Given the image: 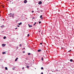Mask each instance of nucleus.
Here are the masks:
<instances>
[{"instance_id":"obj_28","label":"nucleus","mask_w":74,"mask_h":74,"mask_svg":"<svg viewBox=\"0 0 74 74\" xmlns=\"http://www.w3.org/2000/svg\"><path fill=\"white\" fill-rule=\"evenodd\" d=\"M40 44L41 45H42V43H40Z\"/></svg>"},{"instance_id":"obj_38","label":"nucleus","mask_w":74,"mask_h":74,"mask_svg":"<svg viewBox=\"0 0 74 74\" xmlns=\"http://www.w3.org/2000/svg\"><path fill=\"white\" fill-rule=\"evenodd\" d=\"M12 4H13V3H12Z\"/></svg>"},{"instance_id":"obj_12","label":"nucleus","mask_w":74,"mask_h":74,"mask_svg":"<svg viewBox=\"0 0 74 74\" xmlns=\"http://www.w3.org/2000/svg\"><path fill=\"white\" fill-rule=\"evenodd\" d=\"M6 38V37L4 36L3 37V39H5Z\"/></svg>"},{"instance_id":"obj_20","label":"nucleus","mask_w":74,"mask_h":74,"mask_svg":"<svg viewBox=\"0 0 74 74\" xmlns=\"http://www.w3.org/2000/svg\"><path fill=\"white\" fill-rule=\"evenodd\" d=\"M20 47H21V46H22V45L21 44H20V45H19Z\"/></svg>"},{"instance_id":"obj_16","label":"nucleus","mask_w":74,"mask_h":74,"mask_svg":"<svg viewBox=\"0 0 74 74\" xmlns=\"http://www.w3.org/2000/svg\"><path fill=\"white\" fill-rule=\"evenodd\" d=\"M41 60L42 61V60H43V57H42L41 58Z\"/></svg>"},{"instance_id":"obj_21","label":"nucleus","mask_w":74,"mask_h":74,"mask_svg":"<svg viewBox=\"0 0 74 74\" xmlns=\"http://www.w3.org/2000/svg\"><path fill=\"white\" fill-rule=\"evenodd\" d=\"M29 34H28L27 36V37H29Z\"/></svg>"},{"instance_id":"obj_3","label":"nucleus","mask_w":74,"mask_h":74,"mask_svg":"<svg viewBox=\"0 0 74 74\" xmlns=\"http://www.w3.org/2000/svg\"><path fill=\"white\" fill-rule=\"evenodd\" d=\"M28 25L29 27H32V26L31 25H29V24H28Z\"/></svg>"},{"instance_id":"obj_33","label":"nucleus","mask_w":74,"mask_h":74,"mask_svg":"<svg viewBox=\"0 0 74 74\" xmlns=\"http://www.w3.org/2000/svg\"><path fill=\"white\" fill-rule=\"evenodd\" d=\"M15 29H17V28H16Z\"/></svg>"},{"instance_id":"obj_40","label":"nucleus","mask_w":74,"mask_h":74,"mask_svg":"<svg viewBox=\"0 0 74 74\" xmlns=\"http://www.w3.org/2000/svg\"><path fill=\"white\" fill-rule=\"evenodd\" d=\"M22 50H23V49H22Z\"/></svg>"},{"instance_id":"obj_9","label":"nucleus","mask_w":74,"mask_h":74,"mask_svg":"<svg viewBox=\"0 0 74 74\" xmlns=\"http://www.w3.org/2000/svg\"><path fill=\"white\" fill-rule=\"evenodd\" d=\"M18 25H22V23H19Z\"/></svg>"},{"instance_id":"obj_30","label":"nucleus","mask_w":74,"mask_h":74,"mask_svg":"<svg viewBox=\"0 0 74 74\" xmlns=\"http://www.w3.org/2000/svg\"><path fill=\"white\" fill-rule=\"evenodd\" d=\"M41 74H43V73H42V72L41 73Z\"/></svg>"},{"instance_id":"obj_2","label":"nucleus","mask_w":74,"mask_h":74,"mask_svg":"<svg viewBox=\"0 0 74 74\" xmlns=\"http://www.w3.org/2000/svg\"><path fill=\"white\" fill-rule=\"evenodd\" d=\"M38 4L40 5L41 4H42V2L41 1H40L38 3Z\"/></svg>"},{"instance_id":"obj_1","label":"nucleus","mask_w":74,"mask_h":74,"mask_svg":"<svg viewBox=\"0 0 74 74\" xmlns=\"http://www.w3.org/2000/svg\"><path fill=\"white\" fill-rule=\"evenodd\" d=\"M27 2V1L26 0H25L24 1V3H25V4H26V3Z\"/></svg>"},{"instance_id":"obj_27","label":"nucleus","mask_w":74,"mask_h":74,"mask_svg":"<svg viewBox=\"0 0 74 74\" xmlns=\"http://www.w3.org/2000/svg\"><path fill=\"white\" fill-rule=\"evenodd\" d=\"M34 12V11H32V13H33V12Z\"/></svg>"},{"instance_id":"obj_22","label":"nucleus","mask_w":74,"mask_h":74,"mask_svg":"<svg viewBox=\"0 0 74 74\" xmlns=\"http://www.w3.org/2000/svg\"><path fill=\"white\" fill-rule=\"evenodd\" d=\"M41 32V29H39V32Z\"/></svg>"},{"instance_id":"obj_14","label":"nucleus","mask_w":74,"mask_h":74,"mask_svg":"<svg viewBox=\"0 0 74 74\" xmlns=\"http://www.w3.org/2000/svg\"><path fill=\"white\" fill-rule=\"evenodd\" d=\"M41 70H44V68H43V67H41Z\"/></svg>"},{"instance_id":"obj_36","label":"nucleus","mask_w":74,"mask_h":74,"mask_svg":"<svg viewBox=\"0 0 74 74\" xmlns=\"http://www.w3.org/2000/svg\"><path fill=\"white\" fill-rule=\"evenodd\" d=\"M4 19H3V21H4Z\"/></svg>"},{"instance_id":"obj_10","label":"nucleus","mask_w":74,"mask_h":74,"mask_svg":"<svg viewBox=\"0 0 74 74\" xmlns=\"http://www.w3.org/2000/svg\"><path fill=\"white\" fill-rule=\"evenodd\" d=\"M5 53H6L5 52H3L2 53V54H5Z\"/></svg>"},{"instance_id":"obj_35","label":"nucleus","mask_w":74,"mask_h":74,"mask_svg":"<svg viewBox=\"0 0 74 74\" xmlns=\"http://www.w3.org/2000/svg\"><path fill=\"white\" fill-rule=\"evenodd\" d=\"M11 13H10V15H11Z\"/></svg>"},{"instance_id":"obj_5","label":"nucleus","mask_w":74,"mask_h":74,"mask_svg":"<svg viewBox=\"0 0 74 74\" xmlns=\"http://www.w3.org/2000/svg\"><path fill=\"white\" fill-rule=\"evenodd\" d=\"M18 58H17L15 60V62H16V61H17V60H18Z\"/></svg>"},{"instance_id":"obj_15","label":"nucleus","mask_w":74,"mask_h":74,"mask_svg":"<svg viewBox=\"0 0 74 74\" xmlns=\"http://www.w3.org/2000/svg\"><path fill=\"white\" fill-rule=\"evenodd\" d=\"M73 60H72V59H71L70 60V62H73Z\"/></svg>"},{"instance_id":"obj_34","label":"nucleus","mask_w":74,"mask_h":74,"mask_svg":"<svg viewBox=\"0 0 74 74\" xmlns=\"http://www.w3.org/2000/svg\"><path fill=\"white\" fill-rule=\"evenodd\" d=\"M3 8H4V6H3Z\"/></svg>"},{"instance_id":"obj_41","label":"nucleus","mask_w":74,"mask_h":74,"mask_svg":"<svg viewBox=\"0 0 74 74\" xmlns=\"http://www.w3.org/2000/svg\"><path fill=\"white\" fill-rule=\"evenodd\" d=\"M7 1L8 0H7Z\"/></svg>"},{"instance_id":"obj_7","label":"nucleus","mask_w":74,"mask_h":74,"mask_svg":"<svg viewBox=\"0 0 74 74\" xmlns=\"http://www.w3.org/2000/svg\"><path fill=\"white\" fill-rule=\"evenodd\" d=\"M42 15H41L40 16V18L41 19H43V18H42Z\"/></svg>"},{"instance_id":"obj_31","label":"nucleus","mask_w":74,"mask_h":74,"mask_svg":"<svg viewBox=\"0 0 74 74\" xmlns=\"http://www.w3.org/2000/svg\"><path fill=\"white\" fill-rule=\"evenodd\" d=\"M17 27H19V25H18Z\"/></svg>"},{"instance_id":"obj_39","label":"nucleus","mask_w":74,"mask_h":74,"mask_svg":"<svg viewBox=\"0 0 74 74\" xmlns=\"http://www.w3.org/2000/svg\"><path fill=\"white\" fill-rule=\"evenodd\" d=\"M1 15H0V16H1Z\"/></svg>"},{"instance_id":"obj_24","label":"nucleus","mask_w":74,"mask_h":74,"mask_svg":"<svg viewBox=\"0 0 74 74\" xmlns=\"http://www.w3.org/2000/svg\"><path fill=\"white\" fill-rule=\"evenodd\" d=\"M23 53H25V51H23Z\"/></svg>"},{"instance_id":"obj_17","label":"nucleus","mask_w":74,"mask_h":74,"mask_svg":"<svg viewBox=\"0 0 74 74\" xmlns=\"http://www.w3.org/2000/svg\"><path fill=\"white\" fill-rule=\"evenodd\" d=\"M28 55H30V53H29L28 54Z\"/></svg>"},{"instance_id":"obj_6","label":"nucleus","mask_w":74,"mask_h":74,"mask_svg":"<svg viewBox=\"0 0 74 74\" xmlns=\"http://www.w3.org/2000/svg\"><path fill=\"white\" fill-rule=\"evenodd\" d=\"M2 47H5V45L4 44H2Z\"/></svg>"},{"instance_id":"obj_19","label":"nucleus","mask_w":74,"mask_h":74,"mask_svg":"<svg viewBox=\"0 0 74 74\" xmlns=\"http://www.w3.org/2000/svg\"><path fill=\"white\" fill-rule=\"evenodd\" d=\"M41 23V21H39V24H40V23Z\"/></svg>"},{"instance_id":"obj_29","label":"nucleus","mask_w":74,"mask_h":74,"mask_svg":"<svg viewBox=\"0 0 74 74\" xmlns=\"http://www.w3.org/2000/svg\"><path fill=\"white\" fill-rule=\"evenodd\" d=\"M23 49H25V48L24 47L23 48Z\"/></svg>"},{"instance_id":"obj_26","label":"nucleus","mask_w":74,"mask_h":74,"mask_svg":"<svg viewBox=\"0 0 74 74\" xmlns=\"http://www.w3.org/2000/svg\"><path fill=\"white\" fill-rule=\"evenodd\" d=\"M61 49H64V48H63V47H62Z\"/></svg>"},{"instance_id":"obj_32","label":"nucleus","mask_w":74,"mask_h":74,"mask_svg":"<svg viewBox=\"0 0 74 74\" xmlns=\"http://www.w3.org/2000/svg\"><path fill=\"white\" fill-rule=\"evenodd\" d=\"M70 51H71V50H70V51H68V52H70Z\"/></svg>"},{"instance_id":"obj_25","label":"nucleus","mask_w":74,"mask_h":74,"mask_svg":"<svg viewBox=\"0 0 74 74\" xmlns=\"http://www.w3.org/2000/svg\"><path fill=\"white\" fill-rule=\"evenodd\" d=\"M27 68H29V66H27Z\"/></svg>"},{"instance_id":"obj_37","label":"nucleus","mask_w":74,"mask_h":74,"mask_svg":"<svg viewBox=\"0 0 74 74\" xmlns=\"http://www.w3.org/2000/svg\"><path fill=\"white\" fill-rule=\"evenodd\" d=\"M11 16H10V17H11Z\"/></svg>"},{"instance_id":"obj_13","label":"nucleus","mask_w":74,"mask_h":74,"mask_svg":"<svg viewBox=\"0 0 74 74\" xmlns=\"http://www.w3.org/2000/svg\"><path fill=\"white\" fill-rule=\"evenodd\" d=\"M7 69H8L7 68V67H5V69L6 70H7Z\"/></svg>"},{"instance_id":"obj_8","label":"nucleus","mask_w":74,"mask_h":74,"mask_svg":"<svg viewBox=\"0 0 74 74\" xmlns=\"http://www.w3.org/2000/svg\"><path fill=\"white\" fill-rule=\"evenodd\" d=\"M4 27V26L3 25L1 26V27L2 28H3V27Z\"/></svg>"},{"instance_id":"obj_4","label":"nucleus","mask_w":74,"mask_h":74,"mask_svg":"<svg viewBox=\"0 0 74 74\" xmlns=\"http://www.w3.org/2000/svg\"><path fill=\"white\" fill-rule=\"evenodd\" d=\"M41 49H39L38 50V52H41Z\"/></svg>"},{"instance_id":"obj_11","label":"nucleus","mask_w":74,"mask_h":74,"mask_svg":"<svg viewBox=\"0 0 74 74\" xmlns=\"http://www.w3.org/2000/svg\"><path fill=\"white\" fill-rule=\"evenodd\" d=\"M36 23H37L35 22L34 24L33 25L34 26H35V25H36Z\"/></svg>"},{"instance_id":"obj_23","label":"nucleus","mask_w":74,"mask_h":74,"mask_svg":"<svg viewBox=\"0 0 74 74\" xmlns=\"http://www.w3.org/2000/svg\"><path fill=\"white\" fill-rule=\"evenodd\" d=\"M0 21H1V20H2V18H0Z\"/></svg>"},{"instance_id":"obj_18","label":"nucleus","mask_w":74,"mask_h":74,"mask_svg":"<svg viewBox=\"0 0 74 74\" xmlns=\"http://www.w3.org/2000/svg\"><path fill=\"white\" fill-rule=\"evenodd\" d=\"M24 69H25V67H23V68H22V69L23 70H24Z\"/></svg>"}]
</instances>
